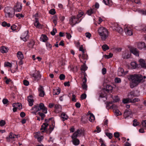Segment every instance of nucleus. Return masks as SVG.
<instances>
[{
	"mask_svg": "<svg viewBox=\"0 0 146 146\" xmlns=\"http://www.w3.org/2000/svg\"><path fill=\"white\" fill-rule=\"evenodd\" d=\"M127 78L131 82V88H133L141 82H144V79L146 78V76H143L141 74H136L127 76Z\"/></svg>",
	"mask_w": 146,
	"mask_h": 146,
	"instance_id": "1",
	"label": "nucleus"
},
{
	"mask_svg": "<svg viewBox=\"0 0 146 146\" xmlns=\"http://www.w3.org/2000/svg\"><path fill=\"white\" fill-rule=\"evenodd\" d=\"M83 133L82 129H77L71 136L72 138V141L73 144L75 145H78L80 143L79 140L77 138L78 136H80Z\"/></svg>",
	"mask_w": 146,
	"mask_h": 146,
	"instance_id": "2",
	"label": "nucleus"
},
{
	"mask_svg": "<svg viewBox=\"0 0 146 146\" xmlns=\"http://www.w3.org/2000/svg\"><path fill=\"white\" fill-rule=\"evenodd\" d=\"M98 33L101 39L105 40L108 36V32L107 29L103 27L99 28L98 30Z\"/></svg>",
	"mask_w": 146,
	"mask_h": 146,
	"instance_id": "3",
	"label": "nucleus"
},
{
	"mask_svg": "<svg viewBox=\"0 0 146 146\" xmlns=\"http://www.w3.org/2000/svg\"><path fill=\"white\" fill-rule=\"evenodd\" d=\"M32 110H34L36 112L41 110L42 112L44 113H46L47 112V108L45 107L44 104L42 103L35 105L32 108Z\"/></svg>",
	"mask_w": 146,
	"mask_h": 146,
	"instance_id": "4",
	"label": "nucleus"
},
{
	"mask_svg": "<svg viewBox=\"0 0 146 146\" xmlns=\"http://www.w3.org/2000/svg\"><path fill=\"white\" fill-rule=\"evenodd\" d=\"M134 96L133 93L131 92L130 93L128 96V98L127 99H124L123 100L122 102L124 104H126L131 102V103H134L136 102H138L140 100L137 98L133 99V97Z\"/></svg>",
	"mask_w": 146,
	"mask_h": 146,
	"instance_id": "5",
	"label": "nucleus"
},
{
	"mask_svg": "<svg viewBox=\"0 0 146 146\" xmlns=\"http://www.w3.org/2000/svg\"><path fill=\"white\" fill-rule=\"evenodd\" d=\"M5 16L6 18H12L15 15L13 9L9 7H6L4 9Z\"/></svg>",
	"mask_w": 146,
	"mask_h": 146,
	"instance_id": "6",
	"label": "nucleus"
},
{
	"mask_svg": "<svg viewBox=\"0 0 146 146\" xmlns=\"http://www.w3.org/2000/svg\"><path fill=\"white\" fill-rule=\"evenodd\" d=\"M78 20L77 18L74 16H72L69 20L70 24L73 27L76 24L78 23L79 22V21H78Z\"/></svg>",
	"mask_w": 146,
	"mask_h": 146,
	"instance_id": "7",
	"label": "nucleus"
},
{
	"mask_svg": "<svg viewBox=\"0 0 146 146\" xmlns=\"http://www.w3.org/2000/svg\"><path fill=\"white\" fill-rule=\"evenodd\" d=\"M112 27L113 30L116 31L117 32L120 34L122 33V29L116 23L112 25Z\"/></svg>",
	"mask_w": 146,
	"mask_h": 146,
	"instance_id": "8",
	"label": "nucleus"
},
{
	"mask_svg": "<svg viewBox=\"0 0 146 146\" xmlns=\"http://www.w3.org/2000/svg\"><path fill=\"white\" fill-rule=\"evenodd\" d=\"M22 7L21 3L17 2L14 6L13 10L15 12H20L21 10Z\"/></svg>",
	"mask_w": 146,
	"mask_h": 146,
	"instance_id": "9",
	"label": "nucleus"
},
{
	"mask_svg": "<svg viewBox=\"0 0 146 146\" xmlns=\"http://www.w3.org/2000/svg\"><path fill=\"white\" fill-rule=\"evenodd\" d=\"M128 71L125 72L123 69L121 68H119L118 70V75L119 76H123L126 75Z\"/></svg>",
	"mask_w": 146,
	"mask_h": 146,
	"instance_id": "10",
	"label": "nucleus"
},
{
	"mask_svg": "<svg viewBox=\"0 0 146 146\" xmlns=\"http://www.w3.org/2000/svg\"><path fill=\"white\" fill-rule=\"evenodd\" d=\"M28 32H29V31H28L25 32L22 34L21 37H20L21 39L25 42L29 38V36L28 35Z\"/></svg>",
	"mask_w": 146,
	"mask_h": 146,
	"instance_id": "11",
	"label": "nucleus"
},
{
	"mask_svg": "<svg viewBox=\"0 0 146 146\" xmlns=\"http://www.w3.org/2000/svg\"><path fill=\"white\" fill-rule=\"evenodd\" d=\"M33 76L35 80L37 81L40 79L41 75L39 72L37 71L33 74Z\"/></svg>",
	"mask_w": 146,
	"mask_h": 146,
	"instance_id": "12",
	"label": "nucleus"
},
{
	"mask_svg": "<svg viewBox=\"0 0 146 146\" xmlns=\"http://www.w3.org/2000/svg\"><path fill=\"white\" fill-rule=\"evenodd\" d=\"M39 92V96L41 97H43L45 95V93L44 91V88L42 86H40L39 88H38Z\"/></svg>",
	"mask_w": 146,
	"mask_h": 146,
	"instance_id": "13",
	"label": "nucleus"
},
{
	"mask_svg": "<svg viewBox=\"0 0 146 146\" xmlns=\"http://www.w3.org/2000/svg\"><path fill=\"white\" fill-rule=\"evenodd\" d=\"M124 30L125 34L127 35L131 36L133 34L132 30L130 28L126 27Z\"/></svg>",
	"mask_w": 146,
	"mask_h": 146,
	"instance_id": "14",
	"label": "nucleus"
},
{
	"mask_svg": "<svg viewBox=\"0 0 146 146\" xmlns=\"http://www.w3.org/2000/svg\"><path fill=\"white\" fill-rule=\"evenodd\" d=\"M130 52L136 56L139 55V51L137 49L134 47L131 48L130 50Z\"/></svg>",
	"mask_w": 146,
	"mask_h": 146,
	"instance_id": "15",
	"label": "nucleus"
},
{
	"mask_svg": "<svg viewBox=\"0 0 146 146\" xmlns=\"http://www.w3.org/2000/svg\"><path fill=\"white\" fill-rule=\"evenodd\" d=\"M137 46L138 48L139 49H142L144 48H145L146 49V45L144 42H142L138 43Z\"/></svg>",
	"mask_w": 146,
	"mask_h": 146,
	"instance_id": "16",
	"label": "nucleus"
},
{
	"mask_svg": "<svg viewBox=\"0 0 146 146\" xmlns=\"http://www.w3.org/2000/svg\"><path fill=\"white\" fill-rule=\"evenodd\" d=\"M112 89V87L110 85H107L106 86L104 89V91L105 93H108Z\"/></svg>",
	"mask_w": 146,
	"mask_h": 146,
	"instance_id": "17",
	"label": "nucleus"
},
{
	"mask_svg": "<svg viewBox=\"0 0 146 146\" xmlns=\"http://www.w3.org/2000/svg\"><path fill=\"white\" fill-rule=\"evenodd\" d=\"M60 117L62 119V120L63 121L67 120L68 118V116L64 112L62 113L61 114Z\"/></svg>",
	"mask_w": 146,
	"mask_h": 146,
	"instance_id": "18",
	"label": "nucleus"
},
{
	"mask_svg": "<svg viewBox=\"0 0 146 146\" xmlns=\"http://www.w3.org/2000/svg\"><path fill=\"white\" fill-rule=\"evenodd\" d=\"M140 64L143 68H146V63L144 60L140 59L139 60Z\"/></svg>",
	"mask_w": 146,
	"mask_h": 146,
	"instance_id": "19",
	"label": "nucleus"
},
{
	"mask_svg": "<svg viewBox=\"0 0 146 146\" xmlns=\"http://www.w3.org/2000/svg\"><path fill=\"white\" fill-rule=\"evenodd\" d=\"M17 56L18 58L20 60H22L24 58L23 54L22 52L19 51L17 54Z\"/></svg>",
	"mask_w": 146,
	"mask_h": 146,
	"instance_id": "20",
	"label": "nucleus"
},
{
	"mask_svg": "<svg viewBox=\"0 0 146 146\" xmlns=\"http://www.w3.org/2000/svg\"><path fill=\"white\" fill-rule=\"evenodd\" d=\"M12 105L13 107H15L17 109L19 110L22 108L21 104L20 103H16L13 104Z\"/></svg>",
	"mask_w": 146,
	"mask_h": 146,
	"instance_id": "21",
	"label": "nucleus"
},
{
	"mask_svg": "<svg viewBox=\"0 0 146 146\" xmlns=\"http://www.w3.org/2000/svg\"><path fill=\"white\" fill-rule=\"evenodd\" d=\"M103 2L106 5H108L109 6H111L113 4V3L112 1H103Z\"/></svg>",
	"mask_w": 146,
	"mask_h": 146,
	"instance_id": "22",
	"label": "nucleus"
},
{
	"mask_svg": "<svg viewBox=\"0 0 146 146\" xmlns=\"http://www.w3.org/2000/svg\"><path fill=\"white\" fill-rule=\"evenodd\" d=\"M35 21L34 23L35 26L37 28H39L41 26V25L40 24L38 19L35 18Z\"/></svg>",
	"mask_w": 146,
	"mask_h": 146,
	"instance_id": "23",
	"label": "nucleus"
},
{
	"mask_svg": "<svg viewBox=\"0 0 146 146\" xmlns=\"http://www.w3.org/2000/svg\"><path fill=\"white\" fill-rule=\"evenodd\" d=\"M48 38L46 36L42 35V36L40 38V40L41 41L43 42H46L48 40Z\"/></svg>",
	"mask_w": 146,
	"mask_h": 146,
	"instance_id": "24",
	"label": "nucleus"
},
{
	"mask_svg": "<svg viewBox=\"0 0 146 146\" xmlns=\"http://www.w3.org/2000/svg\"><path fill=\"white\" fill-rule=\"evenodd\" d=\"M48 125V124L47 123H44L43 124V125L41 126V127L40 129V130H43V131H42V133L45 130Z\"/></svg>",
	"mask_w": 146,
	"mask_h": 146,
	"instance_id": "25",
	"label": "nucleus"
},
{
	"mask_svg": "<svg viewBox=\"0 0 146 146\" xmlns=\"http://www.w3.org/2000/svg\"><path fill=\"white\" fill-rule=\"evenodd\" d=\"M131 114V112L130 109L126 110L124 113V115L126 116V117H128Z\"/></svg>",
	"mask_w": 146,
	"mask_h": 146,
	"instance_id": "26",
	"label": "nucleus"
},
{
	"mask_svg": "<svg viewBox=\"0 0 146 146\" xmlns=\"http://www.w3.org/2000/svg\"><path fill=\"white\" fill-rule=\"evenodd\" d=\"M90 116L89 120L91 122H93L95 120V116L93 114L91 113H90Z\"/></svg>",
	"mask_w": 146,
	"mask_h": 146,
	"instance_id": "27",
	"label": "nucleus"
},
{
	"mask_svg": "<svg viewBox=\"0 0 146 146\" xmlns=\"http://www.w3.org/2000/svg\"><path fill=\"white\" fill-rule=\"evenodd\" d=\"M32 96L28 97L27 98H28V101L29 102V105L30 106H32L33 104V102H34V100L33 99H30V98H31Z\"/></svg>",
	"mask_w": 146,
	"mask_h": 146,
	"instance_id": "28",
	"label": "nucleus"
},
{
	"mask_svg": "<svg viewBox=\"0 0 146 146\" xmlns=\"http://www.w3.org/2000/svg\"><path fill=\"white\" fill-rule=\"evenodd\" d=\"M0 50L1 52L3 53H6L8 51V49L5 46H3L1 47Z\"/></svg>",
	"mask_w": 146,
	"mask_h": 146,
	"instance_id": "29",
	"label": "nucleus"
},
{
	"mask_svg": "<svg viewBox=\"0 0 146 146\" xmlns=\"http://www.w3.org/2000/svg\"><path fill=\"white\" fill-rule=\"evenodd\" d=\"M60 93V89L59 88L53 90V94L54 95H58Z\"/></svg>",
	"mask_w": 146,
	"mask_h": 146,
	"instance_id": "30",
	"label": "nucleus"
},
{
	"mask_svg": "<svg viewBox=\"0 0 146 146\" xmlns=\"http://www.w3.org/2000/svg\"><path fill=\"white\" fill-rule=\"evenodd\" d=\"M123 56L124 58H128L130 57V55L128 51H125L124 54L123 55Z\"/></svg>",
	"mask_w": 146,
	"mask_h": 146,
	"instance_id": "31",
	"label": "nucleus"
},
{
	"mask_svg": "<svg viewBox=\"0 0 146 146\" xmlns=\"http://www.w3.org/2000/svg\"><path fill=\"white\" fill-rule=\"evenodd\" d=\"M95 9H91L87 11V13L88 15H91L92 13H95Z\"/></svg>",
	"mask_w": 146,
	"mask_h": 146,
	"instance_id": "32",
	"label": "nucleus"
},
{
	"mask_svg": "<svg viewBox=\"0 0 146 146\" xmlns=\"http://www.w3.org/2000/svg\"><path fill=\"white\" fill-rule=\"evenodd\" d=\"M87 67L85 64L82 65L81 66V70L82 72H85L87 69Z\"/></svg>",
	"mask_w": 146,
	"mask_h": 146,
	"instance_id": "33",
	"label": "nucleus"
},
{
	"mask_svg": "<svg viewBox=\"0 0 146 146\" xmlns=\"http://www.w3.org/2000/svg\"><path fill=\"white\" fill-rule=\"evenodd\" d=\"M55 108L58 110V111H60L61 110V106L59 105L55 104L54 105Z\"/></svg>",
	"mask_w": 146,
	"mask_h": 146,
	"instance_id": "34",
	"label": "nucleus"
},
{
	"mask_svg": "<svg viewBox=\"0 0 146 146\" xmlns=\"http://www.w3.org/2000/svg\"><path fill=\"white\" fill-rule=\"evenodd\" d=\"M38 114L41 117V120H43L44 118L45 117V115L43 113L40 112H38Z\"/></svg>",
	"mask_w": 146,
	"mask_h": 146,
	"instance_id": "35",
	"label": "nucleus"
},
{
	"mask_svg": "<svg viewBox=\"0 0 146 146\" xmlns=\"http://www.w3.org/2000/svg\"><path fill=\"white\" fill-rule=\"evenodd\" d=\"M46 45L48 50H50L51 49L52 45L49 42H47L46 43Z\"/></svg>",
	"mask_w": 146,
	"mask_h": 146,
	"instance_id": "36",
	"label": "nucleus"
},
{
	"mask_svg": "<svg viewBox=\"0 0 146 146\" xmlns=\"http://www.w3.org/2000/svg\"><path fill=\"white\" fill-rule=\"evenodd\" d=\"M2 25L3 27H10L11 26V25L10 23H7L5 21L3 22L2 23Z\"/></svg>",
	"mask_w": 146,
	"mask_h": 146,
	"instance_id": "37",
	"label": "nucleus"
},
{
	"mask_svg": "<svg viewBox=\"0 0 146 146\" xmlns=\"http://www.w3.org/2000/svg\"><path fill=\"white\" fill-rule=\"evenodd\" d=\"M102 48L104 51H106L109 49V47L107 44H104L102 46Z\"/></svg>",
	"mask_w": 146,
	"mask_h": 146,
	"instance_id": "38",
	"label": "nucleus"
},
{
	"mask_svg": "<svg viewBox=\"0 0 146 146\" xmlns=\"http://www.w3.org/2000/svg\"><path fill=\"white\" fill-rule=\"evenodd\" d=\"M131 65L134 69L136 68L137 66V65L135 62H132L131 63Z\"/></svg>",
	"mask_w": 146,
	"mask_h": 146,
	"instance_id": "39",
	"label": "nucleus"
},
{
	"mask_svg": "<svg viewBox=\"0 0 146 146\" xmlns=\"http://www.w3.org/2000/svg\"><path fill=\"white\" fill-rule=\"evenodd\" d=\"M3 102L4 104H9V102L7 99L6 98H4L3 99L2 101Z\"/></svg>",
	"mask_w": 146,
	"mask_h": 146,
	"instance_id": "40",
	"label": "nucleus"
},
{
	"mask_svg": "<svg viewBox=\"0 0 146 146\" xmlns=\"http://www.w3.org/2000/svg\"><path fill=\"white\" fill-rule=\"evenodd\" d=\"M6 124V122L5 121L1 120L0 121V126H4Z\"/></svg>",
	"mask_w": 146,
	"mask_h": 146,
	"instance_id": "41",
	"label": "nucleus"
},
{
	"mask_svg": "<svg viewBox=\"0 0 146 146\" xmlns=\"http://www.w3.org/2000/svg\"><path fill=\"white\" fill-rule=\"evenodd\" d=\"M106 135L108 136L109 139H111L113 135L112 134L110 133H106Z\"/></svg>",
	"mask_w": 146,
	"mask_h": 146,
	"instance_id": "42",
	"label": "nucleus"
},
{
	"mask_svg": "<svg viewBox=\"0 0 146 146\" xmlns=\"http://www.w3.org/2000/svg\"><path fill=\"white\" fill-rule=\"evenodd\" d=\"M82 86L83 89L87 90V86L86 84H82Z\"/></svg>",
	"mask_w": 146,
	"mask_h": 146,
	"instance_id": "43",
	"label": "nucleus"
},
{
	"mask_svg": "<svg viewBox=\"0 0 146 146\" xmlns=\"http://www.w3.org/2000/svg\"><path fill=\"white\" fill-rule=\"evenodd\" d=\"M119 101V99L117 96H115L113 98V102H116Z\"/></svg>",
	"mask_w": 146,
	"mask_h": 146,
	"instance_id": "44",
	"label": "nucleus"
},
{
	"mask_svg": "<svg viewBox=\"0 0 146 146\" xmlns=\"http://www.w3.org/2000/svg\"><path fill=\"white\" fill-rule=\"evenodd\" d=\"M137 120L136 119H134L133 121V126H135L137 125H139V123L137 121Z\"/></svg>",
	"mask_w": 146,
	"mask_h": 146,
	"instance_id": "45",
	"label": "nucleus"
},
{
	"mask_svg": "<svg viewBox=\"0 0 146 146\" xmlns=\"http://www.w3.org/2000/svg\"><path fill=\"white\" fill-rule=\"evenodd\" d=\"M49 13L51 15H54L56 13L55 10L54 9H52L49 11Z\"/></svg>",
	"mask_w": 146,
	"mask_h": 146,
	"instance_id": "46",
	"label": "nucleus"
},
{
	"mask_svg": "<svg viewBox=\"0 0 146 146\" xmlns=\"http://www.w3.org/2000/svg\"><path fill=\"white\" fill-rule=\"evenodd\" d=\"M115 81L116 83H119L121 82V80L120 78H116L115 79Z\"/></svg>",
	"mask_w": 146,
	"mask_h": 146,
	"instance_id": "47",
	"label": "nucleus"
},
{
	"mask_svg": "<svg viewBox=\"0 0 146 146\" xmlns=\"http://www.w3.org/2000/svg\"><path fill=\"white\" fill-rule=\"evenodd\" d=\"M4 66L5 67L8 66L9 67H11L12 66V65L10 63L8 62H5L4 64Z\"/></svg>",
	"mask_w": 146,
	"mask_h": 146,
	"instance_id": "48",
	"label": "nucleus"
},
{
	"mask_svg": "<svg viewBox=\"0 0 146 146\" xmlns=\"http://www.w3.org/2000/svg\"><path fill=\"white\" fill-rule=\"evenodd\" d=\"M138 12L143 15H146V11H144L142 10H138Z\"/></svg>",
	"mask_w": 146,
	"mask_h": 146,
	"instance_id": "49",
	"label": "nucleus"
},
{
	"mask_svg": "<svg viewBox=\"0 0 146 146\" xmlns=\"http://www.w3.org/2000/svg\"><path fill=\"white\" fill-rule=\"evenodd\" d=\"M16 16L19 19H20L21 18L23 17H24L23 15L21 14H16Z\"/></svg>",
	"mask_w": 146,
	"mask_h": 146,
	"instance_id": "50",
	"label": "nucleus"
},
{
	"mask_svg": "<svg viewBox=\"0 0 146 146\" xmlns=\"http://www.w3.org/2000/svg\"><path fill=\"white\" fill-rule=\"evenodd\" d=\"M57 32V30L56 29H53V31L51 32L50 33L52 35H55V34Z\"/></svg>",
	"mask_w": 146,
	"mask_h": 146,
	"instance_id": "51",
	"label": "nucleus"
},
{
	"mask_svg": "<svg viewBox=\"0 0 146 146\" xmlns=\"http://www.w3.org/2000/svg\"><path fill=\"white\" fill-rule=\"evenodd\" d=\"M83 15V13H80L77 15V16L76 18L78 20L81 17H82Z\"/></svg>",
	"mask_w": 146,
	"mask_h": 146,
	"instance_id": "52",
	"label": "nucleus"
},
{
	"mask_svg": "<svg viewBox=\"0 0 146 146\" xmlns=\"http://www.w3.org/2000/svg\"><path fill=\"white\" fill-rule=\"evenodd\" d=\"M59 78L61 80H63L65 78V76L64 74H61L59 76Z\"/></svg>",
	"mask_w": 146,
	"mask_h": 146,
	"instance_id": "53",
	"label": "nucleus"
},
{
	"mask_svg": "<svg viewBox=\"0 0 146 146\" xmlns=\"http://www.w3.org/2000/svg\"><path fill=\"white\" fill-rule=\"evenodd\" d=\"M115 113L116 114L117 116L121 114V113L118 110H116L115 111Z\"/></svg>",
	"mask_w": 146,
	"mask_h": 146,
	"instance_id": "54",
	"label": "nucleus"
},
{
	"mask_svg": "<svg viewBox=\"0 0 146 146\" xmlns=\"http://www.w3.org/2000/svg\"><path fill=\"white\" fill-rule=\"evenodd\" d=\"M85 35L86 37L88 38H90L91 36V34L89 33H86Z\"/></svg>",
	"mask_w": 146,
	"mask_h": 146,
	"instance_id": "55",
	"label": "nucleus"
},
{
	"mask_svg": "<svg viewBox=\"0 0 146 146\" xmlns=\"http://www.w3.org/2000/svg\"><path fill=\"white\" fill-rule=\"evenodd\" d=\"M23 84L26 86H28L29 84V82L26 80H24L23 81Z\"/></svg>",
	"mask_w": 146,
	"mask_h": 146,
	"instance_id": "56",
	"label": "nucleus"
},
{
	"mask_svg": "<svg viewBox=\"0 0 146 146\" xmlns=\"http://www.w3.org/2000/svg\"><path fill=\"white\" fill-rule=\"evenodd\" d=\"M86 97V95L85 94H83L81 96L80 98L82 100L85 99Z\"/></svg>",
	"mask_w": 146,
	"mask_h": 146,
	"instance_id": "57",
	"label": "nucleus"
},
{
	"mask_svg": "<svg viewBox=\"0 0 146 146\" xmlns=\"http://www.w3.org/2000/svg\"><path fill=\"white\" fill-rule=\"evenodd\" d=\"M17 27L15 25H13L11 27V29L12 30L15 31Z\"/></svg>",
	"mask_w": 146,
	"mask_h": 146,
	"instance_id": "58",
	"label": "nucleus"
},
{
	"mask_svg": "<svg viewBox=\"0 0 146 146\" xmlns=\"http://www.w3.org/2000/svg\"><path fill=\"white\" fill-rule=\"evenodd\" d=\"M106 69L104 68L102 69V73L103 75L105 74L106 73Z\"/></svg>",
	"mask_w": 146,
	"mask_h": 146,
	"instance_id": "59",
	"label": "nucleus"
},
{
	"mask_svg": "<svg viewBox=\"0 0 146 146\" xmlns=\"http://www.w3.org/2000/svg\"><path fill=\"white\" fill-rule=\"evenodd\" d=\"M40 136V132H37L35 133V136L36 138L37 139Z\"/></svg>",
	"mask_w": 146,
	"mask_h": 146,
	"instance_id": "60",
	"label": "nucleus"
},
{
	"mask_svg": "<svg viewBox=\"0 0 146 146\" xmlns=\"http://www.w3.org/2000/svg\"><path fill=\"white\" fill-rule=\"evenodd\" d=\"M114 135L115 137L117 138L119 137V134L118 132H116L114 133Z\"/></svg>",
	"mask_w": 146,
	"mask_h": 146,
	"instance_id": "61",
	"label": "nucleus"
},
{
	"mask_svg": "<svg viewBox=\"0 0 146 146\" xmlns=\"http://www.w3.org/2000/svg\"><path fill=\"white\" fill-rule=\"evenodd\" d=\"M66 37L68 39H70L71 37V36L70 33H66Z\"/></svg>",
	"mask_w": 146,
	"mask_h": 146,
	"instance_id": "62",
	"label": "nucleus"
},
{
	"mask_svg": "<svg viewBox=\"0 0 146 146\" xmlns=\"http://www.w3.org/2000/svg\"><path fill=\"white\" fill-rule=\"evenodd\" d=\"M43 138V137L42 136H40V137H38V138H37L38 140V141H41L42 140Z\"/></svg>",
	"mask_w": 146,
	"mask_h": 146,
	"instance_id": "63",
	"label": "nucleus"
},
{
	"mask_svg": "<svg viewBox=\"0 0 146 146\" xmlns=\"http://www.w3.org/2000/svg\"><path fill=\"white\" fill-rule=\"evenodd\" d=\"M142 125L143 127H146V120L142 122Z\"/></svg>",
	"mask_w": 146,
	"mask_h": 146,
	"instance_id": "64",
	"label": "nucleus"
}]
</instances>
